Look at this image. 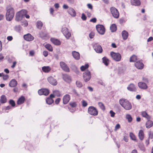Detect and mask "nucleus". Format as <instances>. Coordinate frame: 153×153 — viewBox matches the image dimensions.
<instances>
[{"label":"nucleus","instance_id":"obj_1","mask_svg":"<svg viewBox=\"0 0 153 153\" xmlns=\"http://www.w3.org/2000/svg\"><path fill=\"white\" fill-rule=\"evenodd\" d=\"M6 18L9 21H11L13 18L15 13L14 8L11 5H8L6 8Z\"/></svg>","mask_w":153,"mask_h":153},{"label":"nucleus","instance_id":"obj_2","mask_svg":"<svg viewBox=\"0 0 153 153\" xmlns=\"http://www.w3.org/2000/svg\"><path fill=\"white\" fill-rule=\"evenodd\" d=\"M119 102L121 105L126 110H129L131 108V103L127 100L124 99H120Z\"/></svg>","mask_w":153,"mask_h":153},{"label":"nucleus","instance_id":"obj_3","mask_svg":"<svg viewBox=\"0 0 153 153\" xmlns=\"http://www.w3.org/2000/svg\"><path fill=\"white\" fill-rule=\"evenodd\" d=\"M27 11L25 10H22L17 12L16 16V20L19 21L22 19L27 14Z\"/></svg>","mask_w":153,"mask_h":153},{"label":"nucleus","instance_id":"obj_4","mask_svg":"<svg viewBox=\"0 0 153 153\" xmlns=\"http://www.w3.org/2000/svg\"><path fill=\"white\" fill-rule=\"evenodd\" d=\"M111 56L113 59L117 62L120 61L121 58V56L119 53L111 52L110 53Z\"/></svg>","mask_w":153,"mask_h":153},{"label":"nucleus","instance_id":"obj_5","mask_svg":"<svg viewBox=\"0 0 153 153\" xmlns=\"http://www.w3.org/2000/svg\"><path fill=\"white\" fill-rule=\"evenodd\" d=\"M88 112L90 115L94 116L97 115L98 114L97 109L95 107L92 106L89 107Z\"/></svg>","mask_w":153,"mask_h":153},{"label":"nucleus","instance_id":"obj_6","mask_svg":"<svg viewBox=\"0 0 153 153\" xmlns=\"http://www.w3.org/2000/svg\"><path fill=\"white\" fill-rule=\"evenodd\" d=\"M111 13L114 18L117 19L119 16V13L117 10L114 7H112L110 9Z\"/></svg>","mask_w":153,"mask_h":153},{"label":"nucleus","instance_id":"obj_7","mask_svg":"<svg viewBox=\"0 0 153 153\" xmlns=\"http://www.w3.org/2000/svg\"><path fill=\"white\" fill-rule=\"evenodd\" d=\"M96 28L98 32L101 35L104 34L105 31V29L104 26L102 25H98L96 26Z\"/></svg>","mask_w":153,"mask_h":153},{"label":"nucleus","instance_id":"obj_8","mask_svg":"<svg viewBox=\"0 0 153 153\" xmlns=\"http://www.w3.org/2000/svg\"><path fill=\"white\" fill-rule=\"evenodd\" d=\"M83 79L85 82L89 81L91 77V74L90 71L87 70L83 74Z\"/></svg>","mask_w":153,"mask_h":153},{"label":"nucleus","instance_id":"obj_9","mask_svg":"<svg viewBox=\"0 0 153 153\" xmlns=\"http://www.w3.org/2000/svg\"><path fill=\"white\" fill-rule=\"evenodd\" d=\"M61 31L66 38L68 39L71 36V34L69 32L68 29L67 27H62Z\"/></svg>","mask_w":153,"mask_h":153},{"label":"nucleus","instance_id":"obj_10","mask_svg":"<svg viewBox=\"0 0 153 153\" xmlns=\"http://www.w3.org/2000/svg\"><path fill=\"white\" fill-rule=\"evenodd\" d=\"M59 64L60 67L64 71L67 72L69 71V69L65 63L63 62H61Z\"/></svg>","mask_w":153,"mask_h":153},{"label":"nucleus","instance_id":"obj_11","mask_svg":"<svg viewBox=\"0 0 153 153\" xmlns=\"http://www.w3.org/2000/svg\"><path fill=\"white\" fill-rule=\"evenodd\" d=\"M135 66L138 69H141L144 67V65L141 60H138L135 63Z\"/></svg>","mask_w":153,"mask_h":153},{"label":"nucleus","instance_id":"obj_12","mask_svg":"<svg viewBox=\"0 0 153 153\" xmlns=\"http://www.w3.org/2000/svg\"><path fill=\"white\" fill-rule=\"evenodd\" d=\"M38 93L40 95H47L49 93V91L48 89L45 88H42L39 90L38 91Z\"/></svg>","mask_w":153,"mask_h":153},{"label":"nucleus","instance_id":"obj_13","mask_svg":"<svg viewBox=\"0 0 153 153\" xmlns=\"http://www.w3.org/2000/svg\"><path fill=\"white\" fill-rule=\"evenodd\" d=\"M24 39L27 41H31L34 39V37L30 33H28L24 36Z\"/></svg>","mask_w":153,"mask_h":153},{"label":"nucleus","instance_id":"obj_14","mask_svg":"<svg viewBox=\"0 0 153 153\" xmlns=\"http://www.w3.org/2000/svg\"><path fill=\"white\" fill-rule=\"evenodd\" d=\"M138 85L139 88L143 89H146L148 88V86L147 84L143 82H139L138 83Z\"/></svg>","mask_w":153,"mask_h":153},{"label":"nucleus","instance_id":"obj_15","mask_svg":"<svg viewBox=\"0 0 153 153\" xmlns=\"http://www.w3.org/2000/svg\"><path fill=\"white\" fill-rule=\"evenodd\" d=\"M94 49L95 51L98 53H101L102 51L101 46L98 44H95L94 45Z\"/></svg>","mask_w":153,"mask_h":153},{"label":"nucleus","instance_id":"obj_16","mask_svg":"<svg viewBox=\"0 0 153 153\" xmlns=\"http://www.w3.org/2000/svg\"><path fill=\"white\" fill-rule=\"evenodd\" d=\"M48 80L49 82L52 85H55L57 84L56 80L52 76L48 77Z\"/></svg>","mask_w":153,"mask_h":153},{"label":"nucleus","instance_id":"obj_17","mask_svg":"<svg viewBox=\"0 0 153 153\" xmlns=\"http://www.w3.org/2000/svg\"><path fill=\"white\" fill-rule=\"evenodd\" d=\"M70 100V96L68 94L65 95L63 98V102L64 104H67Z\"/></svg>","mask_w":153,"mask_h":153},{"label":"nucleus","instance_id":"obj_18","mask_svg":"<svg viewBox=\"0 0 153 153\" xmlns=\"http://www.w3.org/2000/svg\"><path fill=\"white\" fill-rule=\"evenodd\" d=\"M63 79L66 82L69 83L71 81V79L70 76L66 74H63Z\"/></svg>","mask_w":153,"mask_h":153},{"label":"nucleus","instance_id":"obj_19","mask_svg":"<svg viewBox=\"0 0 153 153\" xmlns=\"http://www.w3.org/2000/svg\"><path fill=\"white\" fill-rule=\"evenodd\" d=\"M68 12L69 14L73 17H75L76 16V12L75 10L72 8H70L68 9Z\"/></svg>","mask_w":153,"mask_h":153},{"label":"nucleus","instance_id":"obj_20","mask_svg":"<svg viewBox=\"0 0 153 153\" xmlns=\"http://www.w3.org/2000/svg\"><path fill=\"white\" fill-rule=\"evenodd\" d=\"M72 54L73 57L76 59L78 60L80 58L79 53L77 52L74 51L72 52Z\"/></svg>","mask_w":153,"mask_h":153},{"label":"nucleus","instance_id":"obj_21","mask_svg":"<svg viewBox=\"0 0 153 153\" xmlns=\"http://www.w3.org/2000/svg\"><path fill=\"white\" fill-rule=\"evenodd\" d=\"M17 82L14 79H12L10 82L9 86L12 87H16L17 85Z\"/></svg>","mask_w":153,"mask_h":153},{"label":"nucleus","instance_id":"obj_22","mask_svg":"<svg viewBox=\"0 0 153 153\" xmlns=\"http://www.w3.org/2000/svg\"><path fill=\"white\" fill-rule=\"evenodd\" d=\"M141 115L143 117L146 118L147 120H150V116L145 111L141 112Z\"/></svg>","mask_w":153,"mask_h":153},{"label":"nucleus","instance_id":"obj_23","mask_svg":"<svg viewBox=\"0 0 153 153\" xmlns=\"http://www.w3.org/2000/svg\"><path fill=\"white\" fill-rule=\"evenodd\" d=\"M131 4L133 5L139 6L140 4V0H131Z\"/></svg>","mask_w":153,"mask_h":153},{"label":"nucleus","instance_id":"obj_24","mask_svg":"<svg viewBox=\"0 0 153 153\" xmlns=\"http://www.w3.org/2000/svg\"><path fill=\"white\" fill-rule=\"evenodd\" d=\"M51 40L55 45H59L61 44L59 40L54 38H51Z\"/></svg>","mask_w":153,"mask_h":153},{"label":"nucleus","instance_id":"obj_25","mask_svg":"<svg viewBox=\"0 0 153 153\" xmlns=\"http://www.w3.org/2000/svg\"><path fill=\"white\" fill-rule=\"evenodd\" d=\"M122 35L123 39L124 40H125L127 39L128 36V34L127 31L124 30L122 32Z\"/></svg>","mask_w":153,"mask_h":153},{"label":"nucleus","instance_id":"obj_26","mask_svg":"<svg viewBox=\"0 0 153 153\" xmlns=\"http://www.w3.org/2000/svg\"><path fill=\"white\" fill-rule=\"evenodd\" d=\"M127 88L129 91H135L136 90L134 85L132 84H130Z\"/></svg>","mask_w":153,"mask_h":153},{"label":"nucleus","instance_id":"obj_27","mask_svg":"<svg viewBox=\"0 0 153 153\" xmlns=\"http://www.w3.org/2000/svg\"><path fill=\"white\" fill-rule=\"evenodd\" d=\"M153 125V122L149 120H148V121L146 123V126L147 128H149L152 127Z\"/></svg>","mask_w":153,"mask_h":153},{"label":"nucleus","instance_id":"obj_28","mask_svg":"<svg viewBox=\"0 0 153 153\" xmlns=\"http://www.w3.org/2000/svg\"><path fill=\"white\" fill-rule=\"evenodd\" d=\"M138 137L140 139L142 140L144 138V134L143 131L142 130H140L138 133Z\"/></svg>","mask_w":153,"mask_h":153},{"label":"nucleus","instance_id":"obj_29","mask_svg":"<svg viewBox=\"0 0 153 153\" xmlns=\"http://www.w3.org/2000/svg\"><path fill=\"white\" fill-rule=\"evenodd\" d=\"M25 100V98L24 97L22 96L18 100L17 104L18 105H20L24 102Z\"/></svg>","mask_w":153,"mask_h":153},{"label":"nucleus","instance_id":"obj_30","mask_svg":"<svg viewBox=\"0 0 153 153\" xmlns=\"http://www.w3.org/2000/svg\"><path fill=\"white\" fill-rule=\"evenodd\" d=\"M7 98L5 95H2L1 97L0 100V102L1 103H4L7 102Z\"/></svg>","mask_w":153,"mask_h":153},{"label":"nucleus","instance_id":"obj_31","mask_svg":"<svg viewBox=\"0 0 153 153\" xmlns=\"http://www.w3.org/2000/svg\"><path fill=\"white\" fill-rule=\"evenodd\" d=\"M42 70L45 72H48L51 70V68L49 66H44L42 67Z\"/></svg>","mask_w":153,"mask_h":153},{"label":"nucleus","instance_id":"obj_32","mask_svg":"<svg viewBox=\"0 0 153 153\" xmlns=\"http://www.w3.org/2000/svg\"><path fill=\"white\" fill-rule=\"evenodd\" d=\"M102 59L103 62L105 65L107 66L109 63V60L106 57L103 58Z\"/></svg>","mask_w":153,"mask_h":153},{"label":"nucleus","instance_id":"obj_33","mask_svg":"<svg viewBox=\"0 0 153 153\" xmlns=\"http://www.w3.org/2000/svg\"><path fill=\"white\" fill-rule=\"evenodd\" d=\"M110 28L111 32H114L117 29L116 25L114 24H112Z\"/></svg>","mask_w":153,"mask_h":153},{"label":"nucleus","instance_id":"obj_34","mask_svg":"<svg viewBox=\"0 0 153 153\" xmlns=\"http://www.w3.org/2000/svg\"><path fill=\"white\" fill-rule=\"evenodd\" d=\"M45 47L48 50L50 51H52L53 50L52 46L49 44H47L45 45Z\"/></svg>","mask_w":153,"mask_h":153},{"label":"nucleus","instance_id":"obj_35","mask_svg":"<svg viewBox=\"0 0 153 153\" xmlns=\"http://www.w3.org/2000/svg\"><path fill=\"white\" fill-rule=\"evenodd\" d=\"M46 102L48 104L50 105L53 102V100L52 98L48 97L46 100Z\"/></svg>","mask_w":153,"mask_h":153},{"label":"nucleus","instance_id":"obj_36","mask_svg":"<svg viewBox=\"0 0 153 153\" xmlns=\"http://www.w3.org/2000/svg\"><path fill=\"white\" fill-rule=\"evenodd\" d=\"M43 25V23L41 21H38L37 22V27L39 29H41Z\"/></svg>","mask_w":153,"mask_h":153},{"label":"nucleus","instance_id":"obj_37","mask_svg":"<svg viewBox=\"0 0 153 153\" xmlns=\"http://www.w3.org/2000/svg\"><path fill=\"white\" fill-rule=\"evenodd\" d=\"M89 67V65L88 64H86L85 65H82L80 67V70L82 71H84L86 69L88 68Z\"/></svg>","mask_w":153,"mask_h":153},{"label":"nucleus","instance_id":"obj_38","mask_svg":"<svg viewBox=\"0 0 153 153\" xmlns=\"http://www.w3.org/2000/svg\"><path fill=\"white\" fill-rule=\"evenodd\" d=\"M126 118L128 120V121L129 122H131L132 121V118L131 116L129 114H127L126 115Z\"/></svg>","mask_w":153,"mask_h":153},{"label":"nucleus","instance_id":"obj_39","mask_svg":"<svg viewBox=\"0 0 153 153\" xmlns=\"http://www.w3.org/2000/svg\"><path fill=\"white\" fill-rule=\"evenodd\" d=\"M129 136L131 139L133 140L136 141V137L131 132L129 134Z\"/></svg>","mask_w":153,"mask_h":153},{"label":"nucleus","instance_id":"obj_40","mask_svg":"<svg viewBox=\"0 0 153 153\" xmlns=\"http://www.w3.org/2000/svg\"><path fill=\"white\" fill-rule=\"evenodd\" d=\"M137 60V57L135 55H133L131 56L130 59V62H134Z\"/></svg>","mask_w":153,"mask_h":153},{"label":"nucleus","instance_id":"obj_41","mask_svg":"<svg viewBox=\"0 0 153 153\" xmlns=\"http://www.w3.org/2000/svg\"><path fill=\"white\" fill-rule=\"evenodd\" d=\"M98 105L100 107L102 110H105V108L104 104L101 102H99Z\"/></svg>","mask_w":153,"mask_h":153},{"label":"nucleus","instance_id":"obj_42","mask_svg":"<svg viewBox=\"0 0 153 153\" xmlns=\"http://www.w3.org/2000/svg\"><path fill=\"white\" fill-rule=\"evenodd\" d=\"M76 84L77 86L79 88H81L82 86V83L79 81H77L76 82Z\"/></svg>","mask_w":153,"mask_h":153},{"label":"nucleus","instance_id":"obj_43","mask_svg":"<svg viewBox=\"0 0 153 153\" xmlns=\"http://www.w3.org/2000/svg\"><path fill=\"white\" fill-rule=\"evenodd\" d=\"M69 104L71 107H75L77 105V104L75 102H70Z\"/></svg>","mask_w":153,"mask_h":153},{"label":"nucleus","instance_id":"obj_44","mask_svg":"<svg viewBox=\"0 0 153 153\" xmlns=\"http://www.w3.org/2000/svg\"><path fill=\"white\" fill-rule=\"evenodd\" d=\"M9 103L10 104L12 107H14L15 106V102L13 100H10L9 101Z\"/></svg>","mask_w":153,"mask_h":153},{"label":"nucleus","instance_id":"obj_45","mask_svg":"<svg viewBox=\"0 0 153 153\" xmlns=\"http://www.w3.org/2000/svg\"><path fill=\"white\" fill-rule=\"evenodd\" d=\"M82 106L83 107H85L86 106L88 105V103L87 102L84 100H82Z\"/></svg>","mask_w":153,"mask_h":153},{"label":"nucleus","instance_id":"obj_46","mask_svg":"<svg viewBox=\"0 0 153 153\" xmlns=\"http://www.w3.org/2000/svg\"><path fill=\"white\" fill-rule=\"evenodd\" d=\"M139 147L140 149L143 151H144L145 150V148L143 144L140 145Z\"/></svg>","mask_w":153,"mask_h":153},{"label":"nucleus","instance_id":"obj_47","mask_svg":"<svg viewBox=\"0 0 153 153\" xmlns=\"http://www.w3.org/2000/svg\"><path fill=\"white\" fill-rule=\"evenodd\" d=\"M120 128V125L118 123L116 125L114 130L115 131H116L117 130L119 129Z\"/></svg>","mask_w":153,"mask_h":153},{"label":"nucleus","instance_id":"obj_48","mask_svg":"<svg viewBox=\"0 0 153 153\" xmlns=\"http://www.w3.org/2000/svg\"><path fill=\"white\" fill-rule=\"evenodd\" d=\"M53 93L57 96H60L59 92L58 91H53Z\"/></svg>","mask_w":153,"mask_h":153},{"label":"nucleus","instance_id":"obj_49","mask_svg":"<svg viewBox=\"0 0 153 153\" xmlns=\"http://www.w3.org/2000/svg\"><path fill=\"white\" fill-rule=\"evenodd\" d=\"M39 34L40 37L42 38H43L46 36V35L43 32H42L40 33Z\"/></svg>","mask_w":153,"mask_h":153},{"label":"nucleus","instance_id":"obj_50","mask_svg":"<svg viewBox=\"0 0 153 153\" xmlns=\"http://www.w3.org/2000/svg\"><path fill=\"white\" fill-rule=\"evenodd\" d=\"M110 114L111 116V117H114L115 113L112 110H111L110 111Z\"/></svg>","mask_w":153,"mask_h":153},{"label":"nucleus","instance_id":"obj_51","mask_svg":"<svg viewBox=\"0 0 153 153\" xmlns=\"http://www.w3.org/2000/svg\"><path fill=\"white\" fill-rule=\"evenodd\" d=\"M81 18L83 20H85L86 19V17L84 13L82 14Z\"/></svg>","mask_w":153,"mask_h":153},{"label":"nucleus","instance_id":"obj_52","mask_svg":"<svg viewBox=\"0 0 153 153\" xmlns=\"http://www.w3.org/2000/svg\"><path fill=\"white\" fill-rule=\"evenodd\" d=\"M126 21L123 18L119 20L120 23L121 24H122L124 22H125Z\"/></svg>","mask_w":153,"mask_h":153},{"label":"nucleus","instance_id":"obj_53","mask_svg":"<svg viewBox=\"0 0 153 153\" xmlns=\"http://www.w3.org/2000/svg\"><path fill=\"white\" fill-rule=\"evenodd\" d=\"M24 23L22 24V25H23L25 27L27 26L28 25V23L27 21L26 20H25L23 22Z\"/></svg>","mask_w":153,"mask_h":153},{"label":"nucleus","instance_id":"obj_54","mask_svg":"<svg viewBox=\"0 0 153 153\" xmlns=\"http://www.w3.org/2000/svg\"><path fill=\"white\" fill-rule=\"evenodd\" d=\"M94 36V33L91 32L89 34V37L90 38H93Z\"/></svg>","mask_w":153,"mask_h":153},{"label":"nucleus","instance_id":"obj_55","mask_svg":"<svg viewBox=\"0 0 153 153\" xmlns=\"http://www.w3.org/2000/svg\"><path fill=\"white\" fill-rule=\"evenodd\" d=\"M43 54L45 57H46L48 55V52L46 51H44L43 52Z\"/></svg>","mask_w":153,"mask_h":153},{"label":"nucleus","instance_id":"obj_56","mask_svg":"<svg viewBox=\"0 0 153 153\" xmlns=\"http://www.w3.org/2000/svg\"><path fill=\"white\" fill-rule=\"evenodd\" d=\"M8 78V76L7 75H3V79L4 80H6Z\"/></svg>","mask_w":153,"mask_h":153},{"label":"nucleus","instance_id":"obj_57","mask_svg":"<svg viewBox=\"0 0 153 153\" xmlns=\"http://www.w3.org/2000/svg\"><path fill=\"white\" fill-rule=\"evenodd\" d=\"M13 37L11 36H9L7 37V39L9 41H11L13 39Z\"/></svg>","mask_w":153,"mask_h":153},{"label":"nucleus","instance_id":"obj_58","mask_svg":"<svg viewBox=\"0 0 153 153\" xmlns=\"http://www.w3.org/2000/svg\"><path fill=\"white\" fill-rule=\"evenodd\" d=\"M97 21V19L96 18H93V19H91L90 20V21L91 22H92L94 23H95Z\"/></svg>","mask_w":153,"mask_h":153},{"label":"nucleus","instance_id":"obj_59","mask_svg":"<svg viewBox=\"0 0 153 153\" xmlns=\"http://www.w3.org/2000/svg\"><path fill=\"white\" fill-rule=\"evenodd\" d=\"M54 6L55 7L56 9L58 8L59 7V4L58 3H56L54 4Z\"/></svg>","mask_w":153,"mask_h":153},{"label":"nucleus","instance_id":"obj_60","mask_svg":"<svg viewBox=\"0 0 153 153\" xmlns=\"http://www.w3.org/2000/svg\"><path fill=\"white\" fill-rule=\"evenodd\" d=\"M60 99L59 98H58L55 101V103L56 104H58L60 101Z\"/></svg>","mask_w":153,"mask_h":153},{"label":"nucleus","instance_id":"obj_61","mask_svg":"<svg viewBox=\"0 0 153 153\" xmlns=\"http://www.w3.org/2000/svg\"><path fill=\"white\" fill-rule=\"evenodd\" d=\"M123 140L126 142H128V137L126 136H124L123 137Z\"/></svg>","mask_w":153,"mask_h":153},{"label":"nucleus","instance_id":"obj_62","mask_svg":"<svg viewBox=\"0 0 153 153\" xmlns=\"http://www.w3.org/2000/svg\"><path fill=\"white\" fill-rule=\"evenodd\" d=\"M50 12L51 14L53 15L54 11V10L53 8H51L50 9Z\"/></svg>","mask_w":153,"mask_h":153},{"label":"nucleus","instance_id":"obj_63","mask_svg":"<svg viewBox=\"0 0 153 153\" xmlns=\"http://www.w3.org/2000/svg\"><path fill=\"white\" fill-rule=\"evenodd\" d=\"M63 8L64 9H67L68 8V5L65 4H64L63 6Z\"/></svg>","mask_w":153,"mask_h":153},{"label":"nucleus","instance_id":"obj_64","mask_svg":"<svg viewBox=\"0 0 153 153\" xmlns=\"http://www.w3.org/2000/svg\"><path fill=\"white\" fill-rule=\"evenodd\" d=\"M88 7V8L91 9H92V6L91 4H87Z\"/></svg>","mask_w":153,"mask_h":153}]
</instances>
